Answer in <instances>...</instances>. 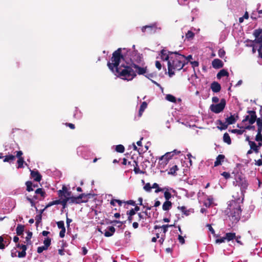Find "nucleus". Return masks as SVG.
Listing matches in <instances>:
<instances>
[{"label":"nucleus","instance_id":"obj_1","mask_svg":"<svg viewBox=\"0 0 262 262\" xmlns=\"http://www.w3.org/2000/svg\"><path fill=\"white\" fill-rule=\"evenodd\" d=\"M121 49L119 48L114 52L112 58V63L108 62L107 66L113 72L115 69L116 73L122 79L128 81L131 80L136 76V73L131 67L127 65L125 66L122 64L119 66L121 60L124 59L121 55Z\"/></svg>","mask_w":262,"mask_h":262},{"label":"nucleus","instance_id":"obj_2","mask_svg":"<svg viewBox=\"0 0 262 262\" xmlns=\"http://www.w3.org/2000/svg\"><path fill=\"white\" fill-rule=\"evenodd\" d=\"M233 196L234 200L229 202L228 208L225 212L232 222H237L240 219L241 212L240 203L243 199L241 200L234 195Z\"/></svg>","mask_w":262,"mask_h":262},{"label":"nucleus","instance_id":"obj_3","mask_svg":"<svg viewBox=\"0 0 262 262\" xmlns=\"http://www.w3.org/2000/svg\"><path fill=\"white\" fill-rule=\"evenodd\" d=\"M185 56L177 52H174L173 58L168 61V70L170 76L174 74L173 70H180L184 66Z\"/></svg>","mask_w":262,"mask_h":262},{"label":"nucleus","instance_id":"obj_4","mask_svg":"<svg viewBox=\"0 0 262 262\" xmlns=\"http://www.w3.org/2000/svg\"><path fill=\"white\" fill-rule=\"evenodd\" d=\"M253 34L255 37V41L257 43L255 47H258V52L259 55L262 58V31L256 30Z\"/></svg>","mask_w":262,"mask_h":262},{"label":"nucleus","instance_id":"obj_5","mask_svg":"<svg viewBox=\"0 0 262 262\" xmlns=\"http://www.w3.org/2000/svg\"><path fill=\"white\" fill-rule=\"evenodd\" d=\"M225 105L226 100L224 99H222L219 103L211 104L210 106V109L212 112L217 114L223 111Z\"/></svg>","mask_w":262,"mask_h":262},{"label":"nucleus","instance_id":"obj_6","mask_svg":"<svg viewBox=\"0 0 262 262\" xmlns=\"http://www.w3.org/2000/svg\"><path fill=\"white\" fill-rule=\"evenodd\" d=\"M248 113H249V115L245 117V119L243 120V122L246 123V122H248L250 124H252L256 120V113L253 111H248Z\"/></svg>","mask_w":262,"mask_h":262},{"label":"nucleus","instance_id":"obj_7","mask_svg":"<svg viewBox=\"0 0 262 262\" xmlns=\"http://www.w3.org/2000/svg\"><path fill=\"white\" fill-rule=\"evenodd\" d=\"M236 182L237 185L241 187V193L243 194L248 186L247 181L245 178H239L236 180Z\"/></svg>","mask_w":262,"mask_h":262},{"label":"nucleus","instance_id":"obj_8","mask_svg":"<svg viewBox=\"0 0 262 262\" xmlns=\"http://www.w3.org/2000/svg\"><path fill=\"white\" fill-rule=\"evenodd\" d=\"M71 191H70L68 188L64 185L62 186L61 190H59L58 191V194L61 199H67V198H69L71 195Z\"/></svg>","mask_w":262,"mask_h":262},{"label":"nucleus","instance_id":"obj_9","mask_svg":"<svg viewBox=\"0 0 262 262\" xmlns=\"http://www.w3.org/2000/svg\"><path fill=\"white\" fill-rule=\"evenodd\" d=\"M174 52H167L164 50H162L161 52V58L163 60H172L173 58Z\"/></svg>","mask_w":262,"mask_h":262},{"label":"nucleus","instance_id":"obj_10","mask_svg":"<svg viewBox=\"0 0 262 262\" xmlns=\"http://www.w3.org/2000/svg\"><path fill=\"white\" fill-rule=\"evenodd\" d=\"M84 196H85L84 194H81L77 197L72 196L71 195L70 197L67 198V199L69 203L79 204L83 202L82 201V199Z\"/></svg>","mask_w":262,"mask_h":262},{"label":"nucleus","instance_id":"obj_11","mask_svg":"<svg viewBox=\"0 0 262 262\" xmlns=\"http://www.w3.org/2000/svg\"><path fill=\"white\" fill-rule=\"evenodd\" d=\"M180 153V151L178 150H174L172 152H167L164 156H162L160 158V160L166 159L167 160H169L171 158V156H172L174 154H179Z\"/></svg>","mask_w":262,"mask_h":262},{"label":"nucleus","instance_id":"obj_12","mask_svg":"<svg viewBox=\"0 0 262 262\" xmlns=\"http://www.w3.org/2000/svg\"><path fill=\"white\" fill-rule=\"evenodd\" d=\"M223 62L219 59H215L212 62V66L215 69H220L223 67Z\"/></svg>","mask_w":262,"mask_h":262},{"label":"nucleus","instance_id":"obj_13","mask_svg":"<svg viewBox=\"0 0 262 262\" xmlns=\"http://www.w3.org/2000/svg\"><path fill=\"white\" fill-rule=\"evenodd\" d=\"M31 176L36 182H40L41 179V176L37 171L31 170Z\"/></svg>","mask_w":262,"mask_h":262},{"label":"nucleus","instance_id":"obj_14","mask_svg":"<svg viewBox=\"0 0 262 262\" xmlns=\"http://www.w3.org/2000/svg\"><path fill=\"white\" fill-rule=\"evenodd\" d=\"M142 57L139 54L136 53V52H134L130 58V60L133 61H136L138 63H140L142 61Z\"/></svg>","mask_w":262,"mask_h":262},{"label":"nucleus","instance_id":"obj_15","mask_svg":"<svg viewBox=\"0 0 262 262\" xmlns=\"http://www.w3.org/2000/svg\"><path fill=\"white\" fill-rule=\"evenodd\" d=\"M211 89L213 92L217 93L220 91L221 87L217 82H213L211 85Z\"/></svg>","mask_w":262,"mask_h":262},{"label":"nucleus","instance_id":"obj_16","mask_svg":"<svg viewBox=\"0 0 262 262\" xmlns=\"http://www.w3.org/2000/svg\"><path fill=\"white\" fill-rule=\"evenodd\" d=\"M225 157L223 155H219L216 158V160L214 162V166H217L222 164L224 161Z\"/></svg>","mask_w":262,"mask_h":262},{"label":"nucleus","instance_id":"obj_17","mask_svg":"<svg viewBox=\"0 0 262 262\" xmlns=\"http://www.w3.org/2000/svg\"><path fill=\"white\" fill-rule=\"evenodd\" d=\"M133 67L136 69L137 72L138 74L141 75L144 74L146 72V68H142L135 64H133Z\"/></svg>","mask_w":262,"mask_h":262},{"label":"nucleus","instance_id":"obj_18","mask_svg":"<svg viewBox=\"0 0 262 262\" xmlns=\"http://www.w3.org/2000/svg\"><path fill=\"white\" fill-rule=\"evenodd\" d=\"M249 145L250 147V149H252L254 152L255 153L259 152V148H258V146L254 142L249 141Z\"/></svg>","mask_w":262,"mask_h":262},{"label":"nucleus","instance_id":"obj_19","mask_svg":"<svg viewBox=\"0 0 262 262\" xmlns=\"http://www.w3.org/2000/svg\"><path fill=\"white\" fill-rule=\"evenodd\" d=\"M172 206V203L169 201H166L164 203L162 206V209L164 211L169 210Z\"/></svg>","mask_w":262,"mask_h":262},{"label":"nucleus","instance_id":"obj_20","mask_svg":"<svg viewBox=\"0 0 262 262\" xmlns=\"http://www.w3.org/2000/svg\"><path fill=\"white\" fill-rule=\"evenodd\" d=\"M115 231V229L114 227L111 226L108 228V231H106L104 233V235L106 237H110L112 236Z\"/></svg>","mask_w":262,"mask_h":262},{"label":"nucleus","instance_id":"obj_21","mask_svg":"<svg viewBox=\"0 0 262 262\" xmlns=\"http://www.w3.org/2000/svg\"><path fill=\"white\" fill-rule=\"evenodd\" d=\"M24 231V226L18 224L16 227V231L18 235H20L23 234Z\"/></svg>","mask_w":262,"mask_h":262},{"label":"nucleus","instance_id":"obj_22","mask_svg":"<svg viewBox=\"0 0 262 262\" xmlns=\"http://www.w3.org/2000/svg\"><path fill=\"white\" fill-rule=\"evenodd\" d=\"M229 75L228 72L225 70H221L217 74V78L220 79L223 76H228Z\"/></svg>","mask_w":262,"mask_h":262},{"label":"nucleus","instance_id":"obj_23","mask_svg":"<svg viewBox=\"0 0 262 262\" xmlns=\"http://www.w3.org/2000/svg\"><path fill=\"white\" fill-rule=\"evenodd\" d=\"M147 104L146 102H143L140 106V108L139 112V115L141 116L143 112L144 111L145 109L147 107Z\"/></svg>","mask_w":262,"mask_h":262},{"label":"nucleus","instance_id":"obj_24","mask_svg":"<svg viewBox=\"0 0 262 262\" xmlns=\"http://www.w3.org/2000/svg\"><path fill=\"white\" fill-rule=\"evenodd\" d=\"M226 240L230 241L236 238L235 233H227L225 235Z\"/></svg>","mask_w":262,"mask_h":262},{"label":"nucleus","instance_id":"obj_25","mask_svg":"<svg viewBox=\"0 0 262 262\" xmlns=\"http://www.w3.org/2000/svg\"><path fill=\"white\" fill-rule=\"evenodd\" d=\"M157 28V26L156 24L152 25L151 26H145L142 27V32H145L146 29H150L151 30H154V32L156 31V29Z\"/></svg>","mask_w":262,"mask_h":262},{"label":"nucleus","instance_id":"obj_26","mask_svg":"<svg viewBox=\"0 0 262 262\" xmlns=\"http://www.w3.org/2000/svg\"><path fill=\"white\" fill-rule=\"evenodd\" d=\"M223 140L225 142L230 145L231 143V140L230 136L228 133H225L223 136Z\"/></svg>","mask_w":262,"mask_h":262},{"label":"nucleus","instance_id":"obj_27","mask_svg":"<svg viewBox=\"0 0 262 262\" xmlns=\"http://www.w3.org/2000/svg\"><path fill=\"white\" fill-rule=\"evenodd\" d=\"M236 121V119L234 116L231 115L229 117H228L226 119V122L228 124H232L234 123Z\"/></svg>","mask_w":262,"mask_h":262},{"label":"nucleus","instance_id":"obj_28","mask_svg":"<svg viewBox=\"0 0 262 262\" xmlns=\"http://www.w3.org/2000/svg\"><path fill=\"white\" fill-rule=\"evenodd\" d=\"M165 98L168 101L174 102V103L176 102V97L171 94L166 95Z\"/></svg>","mask_w":262,"mask_h":262},{"label":"nucleus","instance_id":"obj_29","mask_svg":"<svg viewBox=\"0 0 262 262\" xmlns=\"http://www.w3.org/2000/svg\"><path fill=\"white\" fill-rule=\"evenodd\" d=\"M15 156L13 155L6 156H5V159H4V162H6L13 161L15 159Z\"/></svg>","mask_w":262,"mask_h":262},{"label":"nucleus","instance_id":"obj_30","mask_svg":"<svg viewBox=\"0 0 262 262\" xmlns=\"http://www.w3.org/2000/svg\"><path fill=\"white\" fill-rule=\"evenodd\" d=\"M178 170V166L177 165H174L170 168L169 171L168 172V174H175L176 171Z\"/></svg>","mask_w":262,"mask_h":262},{"label":"nucleus","instance_id":"obj_31","mask_svg":"<svg viewBox=\"0 0 262 262\" xmlns=\"http://www.w3.org/2000/svg\"><path fill=\"white\" fill-rule=\"evenodd\" d=\"M213 203V199L212 198H208L204 203V205L207 207H209L211 206V205Z\"/></svg>","mask_w":262,"mask_h":262},{"label":"nucleus","instance_id":"obj_32","mask_svg":"<svg viewBox=\"0 0 262 262\" xmlns=\"http://www.w3.org/2000/svg\"><path fill=\"white\" fill-rule=\"evenodd\" d=\"M134 163H135V166L134 167V171H135V173H142L143 172L141 170H140V168H139L137 162L134 161Z\"/></svg>","mask_w":262,"mask_h":262},{"label":"nucleus","instance_id":"obj_33","mask_svg":"<svg viewBox=\"0 0 262 262\" xmlns=\"http://www.w3.org/2000/svg\"><path fill=\"white\" fill-rule=\"evenodd\" d=\"M116 150L117 152L122 153L124 151V147L122 145H118L116 147Z\"/></svg>","mask_w":262,"mask_h":262},{"label":"nucleus","instance_id":"obj_34","mask_svg":"<svg viewBox=\"0 0 262 262\" xmlns=\"http://www.w3.org/2000/svg\"><path fill=\"white\" fill-rule=\"evenodd\" d=\"M178 209L181 210L184 214L186 215H189V211L187 210L185 206H179Z\"/></svg>","mask_w":262,"mask_h":262},{"label":"nucleus","instance_id":"obj_35","mask_svg":"<svg viewBox=\"0 0 262 262\" xmlns=\"http://www.w3.org/2000/svg\"><path fill=\"white\" fill-rule=\"evenodd\" d=\"M32 236V233L31 232H28L27 234V236L26 237V240L27 244H31V242L30 241Z\"/></svg>","mask_w":262,"mask_h":262},{"label":"nucleus","instance_id":"obj_36","mask_svg":"<svg viewBox=\"0 0 262 262\" xmlns=\"http://www.w3.org/2000/svg\"><path fill=\"white\" fill-rule=\"evenodd\" d=\"M169 227V225H163L161 227H159L158 226H156L155 227V229H157L158 228H161L163 229V233L165 234L167 231V230H168V228Z\"/></svg>","mask_w":262,"mask_h":262},{"label":"nucleus","instance_id":"obj_37","mask_svg":"<svg viewBox=\"0 0 262 262\" xmlns=\"http://www.w3.org/2000/svg\"><path fill=\"white\" fill-rule=\"evenodd\" d=\"M152 188H156V190H155L156 193H158L159 192L163 190V189L159 188L158 184L156 183L152 185Z\"/></svg>","mask_w":262,"mask_h":262},{"label":"nucleus","instance_id":"obj_38","mask_svg":"<svg viewBox=\"0 0 262 262\" xmlns=\"http://www.w3.org/2000/svg\"><path fill=\"white\" fill-rule=\"evenodd\" d=\"M26 185L27 186V190L28 191H31L33 190L32 188V183L31 182L28 181L26 182Z\"/></svg>","mask_w":262,"mask_h":262},{"label":"nucleus","instance_id":"obj_39","mask_svg":"<svg viewBox=\"0 0 262 262\" xmlns=\"http://www.w3.org/2000/svg\"><path fill=\"white\" fill-rule=\"evenodd\" d=\"M24 163V160L23 158H20L18 159L17 163H18V168L23 167V163Z\"/></svg>","mask_w":262,"mask_h":262},{"label":"nucleus","instance_id":"obj_40","mask_svg":"<svg viewBox=\"0 0 262 262\" xmlns=\"http://www.w3.org/2000/svg\"><path fill=\"white\" fill-rule=\"evenodd\" d=\"M26 250H25V247H24L23 250H22L21 252H18V257L19 258H23L25 257L26 255Z\"/></svg>","mask_w":262,"mask_h":262},{"label":"nucleus","instance_id":"obj_41","mask_svg":"<svg viewBox=\"0 0 262 262\" xmlns=\"http://www.w3.org/2000/svg\"><path fill=\"white\" fill-rule=\"evenodd\" d=\"M35 193L40 194L42 197H44L45 192L43 191L42 189L38 188L36 190Z\"/></svg>","mask_w":262,"mask_h":262},{"label":"nucleus","instance_id":"obj_42","mask_svg":"<svg viewBox=\"0 0 262 262\" xmlns=\"http://www.w3.org/2000/svg\"><path fill=\"white\" fill-rule=\"evenodd\" d=\"M225 51L223 49H220L218 51V55L220 57L223 58L225 55Z\"/></svg>","mask_w":262,"mask_h":262},{"label":"nucleus","instance_id":"obj_43","mask_svg":"<svg viewBox=\"0 0 262 262\" xmlns=\"http://www.w3.org/2000/svg\"><path fill=\"white\" fill-rule=\"evenodd\" d=\"M60 204V200H55V201H53L52 202H50L48 205H47V207H50V206H51L52 205H58V204Z\"/></svg>","mask_w":262,"mask_h":262},{"label":"nucleus","instance_id":"obj_44","mask_svg":"<svg viewBox=\"0 0 262 262\" xmlns=\"http://www.w3.org/2000/svg\"><path fill=\"white\" fill-rule=\"evenodd\" d=\"M44 246H47L48 248L51 244V239L49 238H46L43 241Z\"/></svg>","mask_w":262,"mask_h":262},{"label":"nucleus","instance_id":"obj_45","mask_svg":"<svg viewBox=\"0 0 262 262\" xmlns=\"http://www.w3.org/2000/svg\"><path fill=\"white\" fill-rule=\"evenodd\" d=\"M57 227L58 228L62 229H65L63 221H59L57 222Z\"/></svg>","mask_w":262,"mask_h":262},{"label":"nucleus","instance_id":"obj_46","mask_svg":"<svg viewBox=\"0 0 262 262\" xmlns=\"http://www.w3.org/2000/svg\"><path fill=\"white\" fill-rule=\"evenodd\" d=\"M48 248H47V246H43L41 247H39L37 248V252L38 253H42L44 250H47Z\"/></svg>","mask_w":262,"mask_h":262},{"label":"nucleus","instance_id":"obj_47","mask_svg":"<svg viewBox=\"0 0 262 262\" xmlns=\"http://www.w3.org/2000/svg\"><path fill=\"white\" fill-rule=\"evenodd\" d=\"M164 197L167 201H168L171 197V193L168 191H165L164 192Z\"/></svg>","mask_w":262,"mask_h":262},{"label":"nucleus","instance_id":"obj_48","mask_svg":"<svg viewBox=\"0 0 262 262\" xmlns=\"http://www.w3.org/2000/svg\"><path fill=\"white\" fill-rule=\"evenodd\" d=\"M193 36H194V33L190 31H188L186 34V37L187 38H192L193 37Z\"/></svg>","mask_w":262,"mask_h":262},{"label":"nucleus","instance_id":"obj_49","mask_svg":"<svg viewBox=\"0 0 262 262\" xmlns=\"http://www.w3.org/2000/svg\"><path fill=\"white\" fill-rule=\"evenodd\" d=\"M68 203H69V201L68 200V199L66 198H62V200L60 201V204H62L63 208L66 207V206Z\"/></svg>","mask_w":262,"mask_h":262},{"label":"nucleus","instance_id":"obj_50","mask_svg":"<svg viewBox=\"0 0 262 262\" xmlns=\"http://www.w3.org/2000/svg\"><path fill=\"white\" fill-rule=\"evenodd\" d=\"M225 240H226V237L224 236L222 238L216 239L215 240V243L217 244H220V243L225 242Z\"/></svg>","mask_w":262,"mask_h":262},{"label":"nucleus","instance_id":"obj_51","mask_svg":"<svg viewBox=\"0 0 262 262\" xmlns=\"http://www.w3.org/2000/svg\"><path fill=\"white\" fill-rule=\"evenodd\" d=\"M255 140L257 142H262V135L261 134H257L255 137Z\"/></svg>","mask_w":262,"mask_h":262},{"label":"nucleus","instance_id":"obj_52","mask_svg":"<svg viewBox=\"0 0 262 262\" xmlns=\"http://www.w3.org/2000/svg\"><path fill=\"white\" fill-rule=\"evenodd\" d=\"M232 132L233 133H236L238 135H242L244 133V130L235 129L232 130Z\"/></svg>","mask_w":262,"mask_h":262},{"label":"nucleus","instance_id":"obj_53","mask_svg":"<svg viewBox=\"0 0 262 262\" xmlns=\"http://www.w3.org/2000/svg\"><path fill=\"white\" fill-rule=\"evenodd\" d=\"M152 188V186H150V185L149 183L145 184L144 186V189L147 191H150L151 189Z\"/></svg>","mask_w":262,"mask_h":262},{"label":"nucleus","instance_id":"obj_54","mask_svg":"<svg viewBox=\"0 0 262 262\" xmlns=\"http://www.w3.org/2000/svg\"><path fill=\"white\" fill-rule=\"evenodd\" d=\"M256 121L257 127H262V118H256Z\"/></svg>","mask_w":262,"mask_h":262},{"label":"nucleus","instance_id":"obj_55","mask_svg":"<svg viewBox=\"0 0 262 262\" xmlns=\"http://www.w3.org/2000/svg\"><path fill=\"white\" fill-rule=\"evenodd\" d=\"M221 174L226 179L230 177V174L227 172H223Z\"/></svg>","mask_w":262,"mask_h":262},{"label":"nucleus","instance_id":"obj_56","mask_svg":"<svg viewBox=\"0 0 262 262\" xmlns=\"http://www.w3.org/2000/svg\"><path fill=\"white\" fill-rule=\"evenodd\" d=\"M66 232V228L61 229V231L59 232V236L60 237L62 238L64 236Z\"/></svg>","mask_w":262,"mask_h":262},{"label":"nucleus","instance_id":"obj_57","mask_svg":"<svg viewBox=\"0 0 262 262\" xmlns=\"http://www.w3.org/2000/svg\"><path fill=\"white\" fill-rule=\"evenodd\" d=\"M155 65H156V68H157L159 70H160L161 69L162 66H161V63L160 62V61H156V63H155Z\"/></svg>","mask_w":262,"mask_h":262},{"label":"nucleus","instance_id":"obj_58","mask_svg":"<svg viewBox=\"0 0 262 262\" xmlns=\"http://www.w3.org/2000/svg\"><path fill=\"white\" fill-rule=\"evenodd\" d=\"M127 214L129 216H133L135 214V211L133 209H132L127 212Z\"/></svg>","mask_w":262,"mask_h":262},{"label":"nucleus","instance_id":"obj_59","mask_svg":"<svg viewBox=\"0 0 262 262\" xmlns=\"http://www.w3.org/2000/svg\"><path fill=\"white\" fill-rule=\"evenodd\" d=\"M178 239H179V242L181 244H184L185 240H184V239L183 236H182L181 235H179Z\"/></svg>","mask_w":262,"mask_h":262},{"label":"nucleus","instance_id":"obj_60","mask_svg":"<svg viewBox=\"0 0 262 262\" xmlns=\"http://www.w3.org/2000/svg\"><path fill=\"white\" fill-rule=\"evenodd\" d=\"M17 247L20 248V249L23 250L24 247H25V249L27 250V246L25 245H20L19 244H18L17 245Z\"/></svg>","mask_w":262,"mask_h":262},{"label":"nucleus","instance_id":"obj_61","mask_svg":"<svg viewBox=\"0 0 262 262\" xmlns=\"http://www.w3.org/2000/svg\"><path fill=\"white\" fill-rule=\"evenodd\" d=\"M22 155H23V152L21 151H16V157L18 158V159L23 158L21 157Z\"/></svg>","mask_w":262,"mask_h":262},{"label":"nucleus","instance_id":"obj_62","mask_svg":"<svg viewBox=\"0 0 262 262\" xmlns=\"http://www.w3.org/2000/svg\"><path fill=\"white\" fill-rule=\"evenodd\" d=\"M191 64L192 66L194 68L199 66V62L198 61H194L193 62H191Z\"/></svg>","mask_w":262,"mask_h":262},{"label":"nucleus","instance_id":"obj_63","mask_svg":"<svg viewBox=\"0 0 262 262\" xmlns=\"http://www.w3.org/2000/svg\"><path fill=\"white\" fill-rule=\"evenodd\" d=\"M212 101L213 102L217 103L219 101V99L217 97H213L212 98Z\"/></svg>","mask_w":262,"mask_h":262},{"label":"nucleus","instance_id":"obj_64","mask_svg":"<svg viewBox=\"0 0 262 262\" xmlns=\"http://www.w3.org/2000/svg\"><path fill=\"white\" fill-rule=\"evenodd\" d=\"M255 164L258 166H261L262 165V161L261 160H258L257 161H256Z\"/></svg>","mask_w":262,"mask_h":262}]
</instances>
